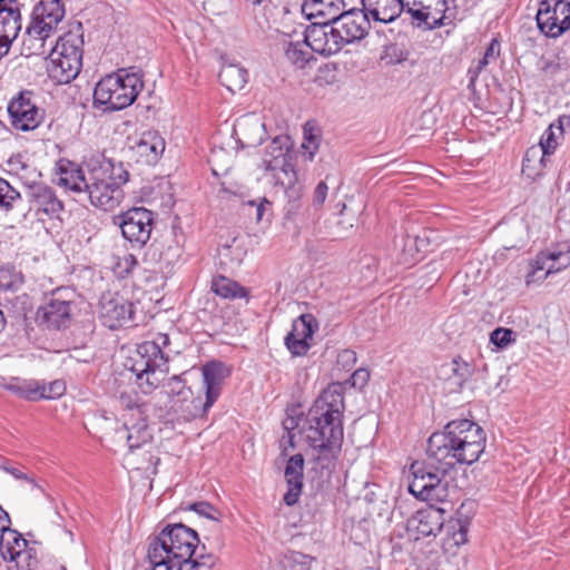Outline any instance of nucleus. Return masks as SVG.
<instances>
[{
    "label": "nucleus",
    "instance_id": "1",
    "mask_svg": "<svg viewBox=\"0 0 570 570\" xmlns=\"http://www.w3.org/2000/svg\"><path fill=\"white\" fill-rule=\"evenodd\" d=\"M485 432L475 422L468 419L449 422L443 431L434 432L428 440L426 454L441 466L433 469L424 463H413L410 493L432 505L449 502L448 471L456 463L470 465L476 462L485 449Z\"/></svg>",
    "mask_w": 570,
    "mask_h": 570
},
{
    "label": "nucleus",
    "instance_id": "2",
    "mask_svg": "<svg viewBox=\"0 0 570 570\" xmlns=\"http://www.w3.org/2000/svg\"><path fill=\"white\" fill-rule=\"evenodd\" d=\"M65 13L61 0H40L33 7L30 22L22 35L20 51L24 57L49 55V77L60 85L69 83L79 75L83 55L81 23L77 30L66 32L56 41L50 40Z\"/></svg>",
    "mask_w": 570,
    "mask_h": 570
},
{
    "label": "nucleus",
    "instance_id": "3",
    "mask_svg": "<svg viewBox=\"0 0 570 570\" xmlns=\"http://www.w3.org/2000/svg\"><path fill=\"white\" fill-rule=\"evenodd\" d=\"M344 395L340 385L324 390L308 409L301 428L307 443L343 441Z\"/></svg>",
    "mask_w": 570,
    "mask_h": 570
},
{
    "label": "nucleus",
    "instance_id": "4",
    "mask_svg": "<svg viewBox=\"0 0 570 570\" xmlns=\"http://www.w3.org/2000/svg\"><path fill=\"white\" fill-rule=\"evenodd\" d=\"M88 178L85 185L92 206L112 210L124 199L122 186L129 180V171L121 161L111 158L91 159L87 164Z\"/></svg>",
    "mask_w": 570,
    "mask_h": 570
},
{
    "label": "nucleus",
    "instance_id": "5",
    "mask_svg": "<svg viewBox=\"0 0 570 570\" xmlns=\"http://www.w3.org/2000/svg\"><path fill=\"white\" fill-rule=\"evenodd\" d=\"M199 543L198 533L194 529L183 523L167 524L151 539L148 559L156 567L174 570V560L177 563L190 561Z\"/></svg>",
    "mask_w": 570,
    "mask_h": 570
},
{
    "label": "nucleus",
    "instance_id": "6",
    "mask_svg": "<svg viewBox=\"0 0 570 570\" xmlns=\"http://www.w3.org/2000/svg\"><path fill=\"white\" fill-rule=\"evenodd\" d=\"M144 88L142 72L135 67L118 69L102 78L95 87L94 101L105 110L115 111L129 107Z\"/></svg>",
    "mask_w": 570,
    "mask_h": 570
},
{
    "label": "nucleus",
    "instance_id": "7",
    "mask_svg": "<svg viewBox=\"0 0 570 570\" xmlns=\"http://www.w3.org/2000/svg\"><path fill=\"white\" fill-rule=\"evenodd\" d=\"M406 12L419 26L433 30L455 19L456 0H404Z\"/></svg>",
    "mask_w": 570,
    "mask_h": 570
},
{
    "label": "nucleus",
    "instance_id": "8",
    "mask_svg": "<svg viewBox=\"0 0 570 570\" xmlns=\"http://www.w3.org/2000/svg\"><path fill=\"white\" fill-rule=\"evenodd\" d=\"M112 220L132 247L142 248L150 238L154 213L145 207H132L114 216Z\"/></svg>",
    "mask_w": 570,
    "mask_h": 570
},
{
    "label": "nucleus",
    "instance_id": "9",
    "mask_svg": "<svg viewBox=\"0 0 570 570\" xmlns=\"http://www.w3.org/2000/svg\"><path fill=\"white\" fill-rule=\"evenodd\" d=\"M568 266H570V244H557L553 248L540 252L533 261L528 263L525 285L541 282Z\"/></svg>",
    "mask_w": 570,
    "mask_h": 570
},
{
    "label": "nucleus",
    "instance_id": "10",
    "mask_svg": "<svg viewBox=\"0 0 570 570\" xmlns=\"http://www.w3.org/2000/svg\"><path fill=\"white\" fill-rule=\"evenodd\" d=\"M293 142L289 136L278 135L273 138L271 144L266 147L262 167L266 171H271L274 177L279 178L276 173L281 171L289 181H297V174L295 171V153L293 151Z\"/></svg>",
    "mask_w": 570,
    "mask_h": 570
},
{
    "label": "nucleus",
    "instance_id": "11",
    "mask_svg": "<svg viewBox=\"0 0 570 570\" xmlns=\"http://www.w3.org/2000/svg\"><path fill=\"white\" fill-rule=\"evenodd\" d=\"M313 451L309 461V474L312 481L316 483L317 488H323L324 484L331 482L332 474L336 470V463L342 451L343 441H328L317 443H307Z\"/></svg>",
    "mask_w": 570,
    "mask_h": 570
},
{
    "label": "nucleus",
    "instance_id": "12",
    "mask_svg": "<svg viewBox=\"0 0 570 570\" xmlns=\"http://www.w3.org/2000/svg\"><path fill=\"white\" fill-rule=\"evenodd\" d=\"M535 18L543 35L560 37L570 29V0H542Z\"/></svg>",
    "mask_w": 570,
    "mask_h": 570
},
{
    "label": "nucleus",
    "instance_id": "13",
    "mask_svg": "<svg viewBox=\"0 0 570 570\" xmlns=\"http://www.w3.org/2000/svg\"><path fill=\"white\" fill-rule=\"evenodd\" d=\"M203 382L205 386V401L200 399L193 401L194 417H203L208 410L214 405L222 393V384L224 380L229 376V370L220 361L207 362L203 368Z\"/></svg>",
    "mask_w": 570,
    "mask_h": 570
},
{
    "label": "nucleus",
    "instance_id": "14",
    "mask_svg": "<svg viewBox=\"0 0 570 570\" xmlns=\"http://www.w3.org/2000/svg\"><path fill=\"white\" fill-rule=\"evenodd\" d=\"M31 91H20L8 104V114L11 126L21 131L38 128L45 119L43 109L31 100Z\"/></svg>",
    "mask_w": 570,
    "mask_h": 570
},
{
    "label": "nucleus",
    "instance_id": "15",
    "mask_svg": "<svg viewBox=\"0 0 570 570\" xmlns=\"http://www.w3.org/2000/svg\"><path fill=\"white\" fill-rule=\"evenodd\" d=\"M332 23H334V31L343 47L362 40L371 29L368 13H366L364 7L361 9L345 8Z\"/></svg>",
    "mask_w": 570,
    "mask_h": 570
},
{
    "label": "nucleus",
    "instance_id": "16",
    "mask_svg": "<svg viewBox=\"0 0 570 570\" xmlns=\"http://www.w3.org/2000/svg\"><path fill=\"white\" fill-rule=\"evenodd\" d=\"M305 43L314 51L323 56H332L343 48L334 23L325 20L315 21L304 32Z\"/></svg>",
    "mask_w": 570,
    "mask_h": 570
},
{
    "label": "nucleus",
    "instance_id": "17",
    "mask_svg": "<svg viewBox=\"0 0 570 570\" xmlns=\"http://www.w3.org/2000/svg\"><path fill=\"white\" fill-rule=\"evenodd\" d=\"M318 330V322L312 314H302L293 321L292 330L284 338L293 356H304L311 348L309 340Z\"/></svg>",
    "mask_w": 570,
    "mask_h": 570
},
{
    "label": "nucleus",
    "instance_id": "18",
    "mask_svg": "<svg viewBox=\"0 0 570 570\" xmlns=\"http://www.w3.org/2000/svg\"><path fill=\"white\" fill-rule=\"evenodd\" d=\"M100 317L110 330L122 327L132 320V304L118 293L106 291L99 301Z\"/></svg>",
    "mask_w": 570,
    "mask_h": 570
},
{
    "label": "nucleus",
    "instance_id": "19",
    "mask_svg": "<svg viewBox=\"0 0 570 570\" xmlns=\"http://www.w3.org/2000/svg\"><path fill=\"white\" fill-rule=\"evenodd\" d=\"M233 135L240 148H255L264 141L266 130L258 118L244 116L234 125Z\"/></svg>",
    "mask_w": 570,
    "mask_h": 570
},
{
    "label": "nucleus",
    "instance_id": "20",
    "mask_svg": "<svg viewBox=\"0 0 570 570\" xmlns=\"http://www.w3.org/2000/svg\"><path fill=\"white\" fill-rule=\"evenodd\" d=\"M446 512L443 507L429 504L419 510L410 522L422 537L436 535L444 525Z\"/></svg>",
    "mask_w": 570,
    "mask_h": 570
},
{
    "label": "nucleus",
    "instance_id": "21",
    "mask_svg": "<svg viewBox=\"0 0 570 570\" xmlns=\"http://www.w3.org/2000/svg\"><path fill=\"white\" fill-rule=\"evenodd\" d=\"M29 200L49 216H58L63 210V203L57 197L55 190L43 183H33L27 187Z\"/></svg>",
    "mask_w": 570,
    "mask_h": 570
},
{
    "label": "nucleus",
    "instance_id": "22",
    "mask_svg": "<svg viewBox=\"0 0 570 570\" xmlns=\"http://www.w3.org/2000/svg\"><path fill=\"white\" fill-rule=\"evenodd\" d=\"M36 320L48 330L66 328L70 321V305L66 301L51 299L38 308Z\"/></svg>",
    "mask_w": 570,
    "mask_h": 570
},
{
    "label": "nucleus",
    "instance_id": "23",
    "mask_svg": "<svg viewBox=\"0 0 570 570\" xmlns=\"http://www.w3.org/2000/svg\"><path fill=\"white\" fill-rule=\"evenodd\" d=\"M132 150L137 163L156 165L165 151V140L157 131L148 130L141 134Z\"/></svg>",
    "mask_w": 570,
    "mask_h": 570
},
{
    "label": "nucleus",
    "instance_id": "24",
    "mask_svg": "<svg viewBox=\"0 0 570 570\" xmlns=\"http://www.w3.org/2000/svg\"><path fill=\"white\" fill-rule=\"evenodd\" d=\"M304 456L301 453L292 455L285 466V480L287 491L284 494V502L287 505L297 503L303 489Z\"/></svg>",
    "mask_w": 570,
    "mask_h": 570
},
{
    "label": "nucleus",
    "instance_id": "25",
    "mask_svg": "<svg viewBox=\"0 0 570 570\" xmlns=\"http://www.w3.org/2000/svg\"><path fill=\"white\" fill-rule=\"evenodd\" d=\"M285 188V195L287 203L284 206V218L286 220L305 224L309 218L311 208L303 209L302 204V187L297 185V181H289V178L278 181Z\"/></svg>",
    "mask_w": 570,
    "mask_h": 570
},
{
    "label": "nucleus",
    "instance_id": "26",
    "mask_svg": "<svg viewBox=\"0 0 570 570\" xmlns=\"http://www.w3.org/2000/svg\"><path fill=\"white\" fill-rule=\"evenodd\" d=\"M56 173L59 175L58 185L75 193H83L88 174L82 168L67 158H60L56 163Z\"/></svg>",
    "mask_w": 570,
    "mask_h": 570
},
{
    "label": "nucleus",
    "instance_id": "27",
    "mask_svg": "<svg viewBox=\"0 0 570 570\" xmlns=\"http://www.w3.org/2000/svg\"><path fill=\"white\" fill-rule=\"evenodd\" d=\"M361 3L368 13V18L376 22L390 23L402 11H406L404 0H361Z\"/></svg>",
    "mask_w": 570,
    "mask_h": 570
},
{
    "label": "nucleus",
    "instance_id": "28",
    "mask_svg": "<svg viewBox=\"0 0 570 570\" xmlns=\"http://www.w3.org/2000/svg\"><path fill=\"white\" fill-rule=\"evenodd\" d=\"M345 7L343 0H305L302 4V12L307 19L321 18L333 22Z\"/></svg>",
    "mask_w": 570,
    "mask_h": 570
},
{
    "label": "nucleus",
    "instance_id": "29",
    "mask_svg": "<svg viewBox=\"0 0 570 570\" xmlns=\"http://www.w3.org/2000/svg\"><path fill=\"white\" fill-rule=\"evenodd\" d=\"M124 420V428L118 433H121V438L126 439L130 452L151 441L153 435L144 416L138 417L136 422H131V419H127V414H125Z\"/></svg>",
    "mask_w": 570,
    "mask_h": 570
},
{
    "label": "nucleus",
    "instance_id": "30",
    "mask_svg": "<svg viewBox=\"0 0 570 570\" xmlns=\"http://www.w3.org/2000/svg\"><path fill=\"white\" fill-rule=\"evenodd\" d=\"M131 372L136 375L139 386L144 393H150L159 383V377L156 376V370L146 363L140 356L131 358Z\"/></svg>",
    "mask_w": 570,
    "mask_h": 570
},
{
    "label": "nucleus",
    "instance_id": "31",
    "mask_svg": "<svg viewBox=\"0 0 570 570\" xmlns=\"http://www.w3.org/2000/svg\"><path fill=\"white\" fill-rule=\"evenodd\" d=\"M248 72L239 65H224L218 73L219 81L229 91L242 90L247 83Z\"/></svg>",
    "mask_w": 570,
    "mask_h": 570
},
{
    "label": "nucleus",
    "instance_id": "32",
    "mask_svg": "<svg viewBox=\"0 0 570 570\" xmlns=\"http://www.w3.org/2000/svg\"><path fill=\"white\" fill-rule=\"evenodd\" d=\"M28 547V541L16 530L8 529L0 535V554L10 561Z\"/></svg>",
    "mask_w": 570,
    "mask_h": 570
},
{
    "label": "nucleus",
    "instance_id": "33",
    "mask_svg": "<svg viewBox=\"0 0 570 570\" xmlns=\"http://www.w3.org/2000/svg\"><path fill=\"white\" fill-rule=\"evenodd\" d=\"M137 356H140L153 368L160 373L167 372L168 353L158 350L157 345L148 341L138 344L136 348Z\"/></svg>",
    "mask_w": 570,
    "mask_h": 570
},
{
    "label": "nucleus",
    "instance_id": "34",
    "mask_svg": "<svg viewBox=\"0 0 570 570\" xmlns=\"http://www.w3.org/2000/svg\"><path fill=\"white\" fill-rule=\"evenodd\" d=\"M548 157L543 156V149L539 145L528 148L522 161V174L530 179L540 176L547 166Z\"/></svg>",
    "mask_w": 570,
    "mask_h": 570
},
{
    "label": "nucleus",
    "instance_id": "35",
    "mask_svg": "<svg viewBox=\"0 0 570 570\" xmlns=\"http://www.w3.org/2000/svg\"><path fill=\"white\" fill-rule=\"evenodd\" d=\"M20 30L21 14L19 9L9 10L0 14V37L3 38L7 43H12Z\"/></svg>",
    "mask_w": 570,
    "mask_h": 570
},
{
    "label": "nucleus",
    "instance_id": "36",
    "mask_svg": "<svg viewBox=\"0 0 570 570\" xmlns=\"http://www.w3.org/2000/svg\"><path fill=\"white\" fill-rule=\"evenodd\" d=\"M8 389L18 396H20L21 399L28 401H38L41 400L43 396L40 390V382L35 380L12 383L8 386Z\"/></svg>",
    "mask_w": 570,
    "mask_h": 570
},
{
    "label": "nucleus",
    "instance_id": "37",
    "mask_svg": "<svg viewBox=\"0 0 570 570\" xmlns=\"http://www.w3.org/2000/svg\"><path fill=\"white\" fill-rule=\"evenodd\" d=\"M306 47L308 46L305 43V39L303 41L286 42L284 45L285 56L292 63L302 68L309 58Z\"/></svg>",
    "mask_w": 570,
    "mask_h": 570
},
{
    "label": "nucleus",
    "instance_id": "38",
    "mask_svg": "<svg viewBox=\"0 0 570 570\" xmlns=\"http://www.w3.org/2000/svg\"><path fill=\"white\" fill-rule=\"evenodd\" d=\"M558 122H559L558 126H554V124H551L546 129V131L543 132V135L539 141V146L543 149V156L552 155L558 147L556 130L559 131L560 136L563 135L562 119L559 118Z\"/></svg>",
    "mask_w": 570,
    "mask_h": 570
},
{
    "label": "nucleus",
    "instance_id": "39",
    "mask_svg": "<svg viewBox=\"0 0 570 570\" xmlns=\"http://www.w3.org/2000/svg\"><path fill=\"white\" fill-rule=\"evenodd\" d=\"M20 198L21 194L0 177V209L10 212L13 208V203Z\"/></svg>",
    "mask_w": 570,
    "mask_h": 570
},
{
    "label": "nucleus",
    "instance_id": "40",
    "mask_svg": "<svg viewBox=\"0 0 570 570\" xmlns=\"http://www.w3.org/2000/svg\"><path fill=\"white\" fill-rule=\"evenodd\" d=\"M137 394L121 393L119 396L120 405L129 412L132 419L142 417L145 415V404L139 402Z\"/></svg>",
    "mask_w": 570,
    "mask_h": 570
},
{
    "label": "nucleus",
    "instance_id": "41",
    "mask_svg": "<svg viewBox=\"0 0 570 570\" xmlns=\"http://www.w3.org/2000/svg\"><path fill=\"white\" fill-rule=\"evenodd\" d=\"M206 547L203 544L198 546L197 553L190 558V563L197 568V570H213L216 568L219 559L213 553L205 552Z\"/></svg>",
    "mask_w": 570,
    "mask_h": 570
},
{
    "label": "nucleus",
    "instance_id": "42",
    "mask_svg": "<svg viewBox=\"0 0 570 570\" xmlns=\"http://www.w3.org/2000/svg\"><path fill=\"white\" fill-rule=\"evenodd\" d=\"M450 368L454 376L456 377V384L462 386L464 382H466L473 374V366L463 361L461 357H455L450 364Z\"/></svg>",
    "mask_w": 570,
    "mask_h": 570
},
{
    "label": "nucleus",
    "instance_id": "43",
    "mask_svg": "<svg viewBox=\"0 0 570 570\" xmlns=\"http://www.w3.org/2000/svg\"><path fill=\"white\" fill-rule=\"evenodd\" d=\"M336 63H326L318 68L315 82L318 86H331L338 81Z\"/></svg>",
    "mask_w": 570,
    "mask_h": 570
},
{
    "label": "nucleus",
    "instance_id": "44",
    "mask_svg": "<svg viewBox=\"0 0 570 570\" xmlns=\"http://www.w3.org/2000/svg\"><path fill=\"white\" fill-rule=\"evenodd\" d=\"M9 562H14L20 570H35L38 566V559L35 556V550L28 549V547Z\"/></svg>",
    "mask_w": 570,
    "mask_h": 570
},
{
    "label": "nucleus",
    "instance_id": "45",
    "mask_svg": "<svg viewBox=\"0 0 570 570\" xmlns=\"http://www.w3.org/2000/svg\"><path fill=\"white\" fill-rule=\"evenodd\" d=\"M0 469L11 474L17 480H26L30 484L31 490L37 489L39 491H42L41 487L35 481V479L26 474L19 466L12 465L8 460H1Z\"/></svg>",
    "mask_w": 570,
    "mask_h": 570
},
{
    "label": "nucleus",
    "instance_id": "46",
    "mask_svg": "<svg viewBox=\"0 0 570 570\" xmlns=\"http://www.w3.org/2000/svg\"><path fill=\"white\" fill-rule=\"evenodd\" d=\"M513 334L510 328L498 327L490 334V342L499 348H504L513 341Z\"/></svg>",
    "mask_w": 570,
    "mask_h": 570
},
{
    "label": "nucleus",
    "instance_id": "47",
    "mask_svg": "<svg viewBox=\"0 0 570 570\" xmlns=\"http://www.w3.org/2000/svg\"><path fill=\"white\" fill-rule=\"evenodd\" d=\"M169 395L178 396L180 400L185 401L191 394V391L188 386L185 385V382L178 375H174L169 382Z\"/></svg>",
    "mask_w": 570,
    "mask_h": 570
},
{
    "label": "nucleus",
    "instance_id": "48",
    "mask_svg": "<svg viewBox=\"0 0 570 570\" xmlns=\"http://www.w3.org/2000/svg\"><path fill=\"white\" fill-rule=\"evenodd\" d=\"M40 390L43 394L42 399H56L65 394L66 384L60 380H56L49 384L40 383Z\"/></svg>",
    "mask_w": 570,
    "mask_h": 570
},
{
    "label": "nucleus",
    "instance_id": "49",
    "mask_svg": "<svg viewBox=\"0 0 570 570\" xmlns=\"http://www.w3.org/2000/svg\"><path fill=\"white\" fill-rule=\"evenodd\" d=\"M214 293L222 298L227 299H236V298H247L249 296V291L247 287H212Z\"/></svg>",
    "mask_w": 570,
    "mask_h": 570
},
{
    "label": "nucleus",
    "instance_id": "50",
    "mask_svg": "<svg viewBox=\"0 0 570 570\" xmlns=\"http://www.w3.org/2000/svg\"><path fill=\"white\" fill-rule=\"evenodd\" d=\"M328 193V186L326 181L322 180L317 184L313 193V202L311 207L314 212H318L324 205Z\"/></svg>",
    "mask_w": 570,
    "mask_h": 570
},
{
    "label": "nucleus",
    "instance_id": "51",
    "mask_svg": "<svg viewBox=\"0 0 570 570\" xmlns=\"http://www.w3.org/2000/svg\"><path fill=\"white\" fill-rule=\"evenodd\" d=\"M188 510L196 512L197 514L205 517L210 520H216V509L208 502L200 501L195 502L188 507Z\"/></svg>",
    "mask_w": 570,
    "mask_h": 570
},
{
    "label": "nucleus",
    "instance_id": "52",
    "mask_svg": "<svg viewBox=\"0 0 570 570\" xmlns=\"http://www.w3.org/2000/svg\"><path fill=\"white\" fill-rule=\"evenodd\" d=\"M361 269H366L363 281L373 283L375 282L374 273L376 272V261L374 257H363L360 261Z\"/></svg>",
    "mask_w": 570,
    "mask_h": 570
},
{
    "label": "nucleus",
    "instance_id": "53",
    "mask_svg": "<svg viewBox=\"0 0 570 570\" xmlns=\"http://www.w3.org/2000/svg\"><path fill=\"white\" fill-rule=\"evenodd\" d=\"M19 277L13 266L0 268V285H14Z\"/></svg>",
    "mask_w": 570,
    "mask_h": 570
},
{
    "label": "nucleus",
    "instance_id": "54",
    "mask_svg": "<svg viewBox=\"0 0 570 570\" xmlns=\"http://www.w3.org/2000/svg\"><path fill=\"white\" fill-rule=\"evenodd\" d=\"M225 282V285H239V283L233 278L230 274H227L223 267H220L217 273L212 278V285H219V283Z\"/></svg>",
    "mask_w": 570,
    "mask_h": 570
},
{
    "label": "nucleus",
    "instance_id": "55",
    "mask_svg": "<svg viewBox=\"0 0 570 570\" xmlns=\"http://www.w3.org/2000/svg\"><path fill=\"white\" fill-rule=\"evenodd\" d=\"M337 363L351 368L356 363V353L352 350H343L337 356Z\"/></svg>",
    "mask_w": 570,
    "mask_h": 570
},
{
    "label": "nucleus",
    "instance_id": "56",
    "mask_svg": "<svg viewBox=\"0 0 570 570\" xmlns=\"http://www.w3.org/2000/svg\"><path fill=\"white\" fill-rule=\"evenodd\" d=\"M370 379V372L365 368H358L352 374L353 386H364Z\"/></svg>",
    "mask_w": 570,
    "mask_h": 570
},
{
    "label": "nucleus",
    "instance_id": "57",
    "mask_svg": "<svg viewBox=\"0 0 570 570\" xmlns=\"http://www.w3.org/2000/svg\"><path fill=\"white\" fill-rule=\"evenodd\" d=\"M149 343H154V345H157L158 350L166 352V350L170 345V338L169 335L166 333H158L153 341H148ZM170 350L167 351L169 354Z\"/></svg>",
    "mask_w": 570,
    "mask_h": 570
},
{
    "label": "nucleus",
    "instance_id": "58",
    "mask_svg": "<svg viewBox=\"0 0 570 570\" xmlns=\"http://www.w3.org/2000/svg\"><path fill=\"white\" fill-rule=\"evenodd\" d=\"M459 523V530L453 533V539L455 541V544H464L468 541V528L466 524L462 523L460 520H458Z\"/></svg>",
    "mask_w": 570,
    "mask_h": 570
},
{
    "label": "nucleus",
    "instance_id": "59",
    "mask_svg": "<svg viewBox=\"0 0 570 570\" xmlns=\"http://www.w3.org/2000/svg\"><path fill=\"white\" fill-rule=\"evenodd\" d=\"M500 55V42L497 39H493L489 47L487 48L484 56L488 60L494 59Z\"/></svg>",
    "mask_w": 570,
    "mask_h": 570
},
{
    "label": "nucleus",
    "instance_id": "60",
    "mask_svg": "<svg viewBox=\"0 0 570 570\" xmlns=\"http://www.w3.org/2000/svg\"><path fill=\"white\" fill-rule=\"evenodd\" d=\"M10 528V517L9 514L0 507V531L8 530Z\"/></svg>",
    "mask_w": 570,
    "mask_h": 570
},
{
    "label": "nucleus",
    "instance_id": "61",
    "mask_svg": "<svg viewBox=\"0 0 570 570\" xmlns=\"http://www.w3.org/2000/svg\"><path fill=\"white\" fill-rule=\"evenodd\" d=\"M302 147L307 150V159L312 160L317 150V145L315 144L314 139L309 138L308 144L304 142Z\"/></svg>",
    "mask_w": 570,
    "mask_h": 570
},
{
    "label": "nucleus",
    "instance_id": "62",
    "mask_svg": "<svg viewBox=\"0 0 570 570\" xmlns=\"http://www.w3.org/2000/svg\"><path fill=\"white\" fill-rule=\"evenodd\" d=\"M482 70L479 69L476 66L474 67H471L469 70H468V76H469V87H472L475 82V80L478 79L480 72Z\"/></svg>",
    "mask_w": 570,
    "mask_h": 570
},
{
    "label": "nucleus",
    "instance_id": "63",
    "mask_svg": "<svg viewBox=\"0 0 570 570\" xmlns=\"http://www.w3.org/2000/svg\"><path fill=\"white\" fill-rule=\"evenodd\" d=\"M482 70L479 69L476 66L474 67H471L469 70H468V76H469V87H472L475 82V80L478 79L480 72Z\"/></svg>",
    "mask_w": 570,
    "mask_h": 570
},
{
    "label": "nucleus",
    "instance_id": "64",
    "mask_svg": "<svg viewBox=\"0 0 570 570\" xmlns=\"http://www.w3.org/2000/svg\"><path fill=\"white\" fill-rule=\"evenodd\" d=\"M174 570H197V568H195V566H193L190 561H187L174 564Z\"/></svg>",
    "mask_w": 570,
    "mask_h": 570
}]
</instances>
